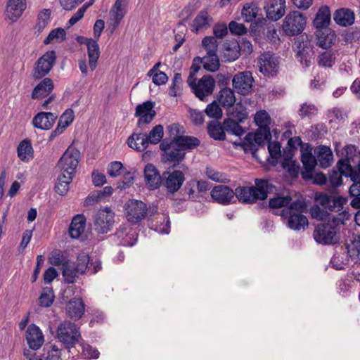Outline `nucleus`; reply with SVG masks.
Returning a JSON list of instances; mask_svg holds the SVG:
<instances>
[{
    "instance_id": "1",
    "label": "nucleus",
    "mask_w": 360,
    "mask_h": 360,
    "mask_svg": "<svg viewBox=\"0 0 360 360\" xmlns=\"http://www.w3.org/2000/svg\"><path fill=\"white\" fill-rule=\"evenodd\" d=\"M307 210L304 200H296L281 212V217L284 223L294 231L304 230L308 226V219L302 214Z\"/></svg>"
},
{
    "instance_id": "2",
    "label": "nucleus",
    "mask_w": 360,
    "mask_h": 360,
    "mask_svg": "<svg viewBox=\"0 0 360 360\" xmlns=\"http://www.w3.org/2000/svg\"><path fill=\"white\" fill-rule=\"evenodd\" d=\"M39 82L32 89L31 93V98L38 101H42L41 107L46 108L48 105L56 98V94H53L55 88L54 82L50 77H45L40 80Z\"/></svg>"
},
{
    "instance_id": "3",
    "label": "nucleus",
    "mask_w": 360,
    "mask_h": 360,
    "mask_svg": "<svg viewBox=\"0 0 360 360\" xmlns=\"http://www.w3.org/2000/svg\"><path fill=\"white\" fill-rule=\"evenodd\" d=\"M56 62V53L53 50L47 51L34 63L32 72V79L39 81L51 72Z\"/></svg>"
},
{
    "instance_id": "4",
    "label": "nucleus",
    "mask_w": 360,
    "mask_h": 360,
    "mask_svg": "<svg viewBox=\"0 0 360 360\" xmlns=\"http://www.w3.org/2000/svg\"><path fill=\"white\" fill-rule=\"evenodd\" d=\"M187 83L195 96L202 101L211 96L215 88V79L210 75H204L198 79L188 78Z\"/></svg>"
},
{
    "instance_id": "5",
    "label": "nucleus",
    "mask_w": 360,
    "mask_h": 360,
    "mask_svg": "<svg viewBox=\"0 0 360 360\" xmlns=\"http://www.w3.org/2000/svg\"><path fill=\"white\" fill-rule=\"evenodd\" d=\"M104 28L105 22L103 20L98 19L96 20L94 25V34L96 39H87L86 40L89 65L92 71L96 68L98 60L100 57V49L97 40L100 38Z\"/></svg>"
},
{
    "instance_id": "6",
    "label": "nucleus",
    "mask_w": 360,
    "mask_h": 360,
    "mask_svg": "<svg viewBox=\"0 0 360 360\" xmlns=\"http://www.w3.org/2000/svg\"><path fill=\"white\" fill-rule=\"evenodd\" d=\"M307 24L305 16L298 11H290L284 18L281 28L287 36H297L302 32Z\"/></svg>"
},
{
    "instance_id": "7",
    "label": "nucleus",
    "mask_w": 360,
    "mask_h": 360,
    "mask_svg": "<svg viewBox=\"0 0 360 360\" xmlns=\"http://www.w3.org/2000/svg\"><path fill=\"white\" fill-rule=\"evenodd\" d=\"M356 147L348 145L345 147V158L340 159L336 164V168L340 169L346 177H349L351 181L360 180V160L356 167H352L349 159L352 155L356 152Z\"/></svg>"
},
{
    "instance_id": "8",
    "label": "nucleus",
    "mask_w": 360,
    "mask_h": 360,
    "mask_svg": "<svg viewBox=\"0 0 360 360\" xmlns=\"http://www.w3.org/2000/svg\"><path fill=\"white\" fill-rule=\"evenodd\" d=\"M160 148L162 151V160L164 162L172 164V168L179 166L185 159V152L176 143H169L167 139L162 141Z\"/></svg>"
},
{
    "instance_id": "9",
    "label": "nucleus",
    "mask_w": 360,
    "mask_h": 360,
    "mask_svg": "<svg viewBox=\"0 0 360 360\" xmlns=\"http://www.w3.org/2000/svg\"><path fill=\"white\" fill-rule=\"evenodd\" d=\"M79 152L69 147L59 160L56 168L59 173L73 176L79 163Z\"/></svg>"
},
{
    "instance_id": "10",
    "label": "nucleus",
    "mask_w": 360,
    "mask_h": 360,
    "mask_svg": "<svg viewBox=\"0 0 360 360\" xmlns=\"http://www.w3.org/2000/svg\"><path fill=\"white\" fill-rule=\"evenodd\" d=\"M124 212L127 221L136 224L146 217L148 207L141 200H129L124 205Z\"/></svg>"
},
{
    "instance_id": "11",
    "label": "nucleus",
    "mask_w": 360,
    "mask_h": 360,
    "mask_svg": "<svg viewBox=\"0 0 360 360\" xmlns=\"http://www.w3.org/2000/svg\"><path fill=\"white\" fill-rule=\"evenodd\" d=\"M314 238L319 244H335L338 240L336 227L332 222L319 224L314 232Z\"/></svg>"
},
{
    "instance_id": "12",
    "label": "nucleus",
    "mask_w": 360,
    "mask_h": 360,
    "mask_svg": "<svg viewBox=\"0 0 360 360\" xmlns=\"http://www.w3.org/2000/svg\"><path fill=\"white\" fill-rule=\"evenodd\" d=\"M184 181V174L180 170H171L169 167L167 171L162 173V183L169 193L177 192Z\"/></svg>"
},
{
    "instance_id": "13",
    "label": "nucleus",
    "mask_w": 360,
    "mask_h": 360,
    "mask_svg": "<svg viewBox=\"0 0 360 360\" xmlns=\"http://www.w3.org/2000/svg\"><path fill=\"white\" fill-rule=\"evenodd\" d=\"M254 79L249 71L236 74L232 79V86L239 94L245 96L252 90Z\"/></svg>"
},
{
    "instance_id": "14",
    "label": "nucleus",
    "mask_w": 360,
    "mask_h": 360,
    "mask_svg": "<svg viewBox=\"0 0 360 360\" xmlns=\"http://www.w3.org/2000/svg\"><path fill=\"white\" fill-rule=\"evenodd\" d=\"M295 44L297 56L300 63L305 67H309L313 53L311 40L307 35H302L296 39Z\"/></svg>"
},
{
    "instance_id": "15",
    "label": "nucleus",
    "mask_w": 360,
    "mask_h": 360,
    "mask_svg": "<svg viewBox=\"0 0 360 360\" xmlns=\"http://www.w3.org/2000/svg\"><path fill=\"white\" fill-rule=\"evenodd\" d=\"M114 215L109 208L99 210L94 216L95 230L101 234L110 231L114 223Z\"/></svg>"
},
{
    "instance_id": "16",
    "label": "nucleus",
    "mask_w": 360,
    "mask_h": 360,
    "mask_svg": "<svg viewBox=\"0 0 360 360\" xmlns=\"http://www.w3.org/2000/svg\"><path fill=\"white\" fill-rule=\"evenodd\" d=\"M259 72L264 76L275 75L278 71V60L274 54L265 52L258 58Z\"/></svg>"
},
{
    "instance_id": "17",
    "label": "nucleus",
    "mask_w": 360,
    "mask_h": 360,
    "mask_svg": "<svg viewBox=\"0 0 360 360\" xmlns=\"http://www.w3.org/2000/svg\"><path fill=\"white\" fill-rule=\"evenodd\" d=\"M315 200L317 205H321L324 209H328L330 212H338L346 204L347 198L338 196L331 198L324 193H317L315 195Z\"/></svg>"
},
{
    "instance_id": "18",
    "label": "nucleus",
    "mask_w": 360,
    "mask_h": 360,
    "mask_svg": "<svg viewBox=\"0 0 360 360\" xmlns=\"http://www.w3.org/2000/svg\"><path fill=\"white\" fill-rule=\"evenodd\" d=\"M270 139L257 131L248 133L243 140V149L245 153H250L257 158L256 153L258 146L263 145L265 141Z\"/></svg>"
},
{
    "instance_id": "19",
    "label": "nucleus",
    "mask_w": 360,
    "mask_h": 360,
    "mask_svg": "<svg viewBox=\"0 0 360 360\" xmlns=\"http://www.w3.org/2000/svg\"><path fill=\"white\" fill-rule=\"evenodd\" d=\"M264 9L267 19L273 21L280 20L285 13V0H266Z\"/></svg>"
},
{
    "instance_id": "20",
    "label": "nucleus",
    "mask_w": 360,
    "mask_h": 360,
    "mask_svg": "<svg viewBox=\"0 0 360 360\" xmlns=\"http://www.w3.org/2000/svg\"><path fill=\"white\" fill-rule=\"evenodd\" d=\"M27 8L26 0H8L5 15L11 23L16 22Z\"/></svg>"
},
{
    "instance_id": "21",
    "label": "nucleus",
    "mask_w": 360,
    "mask_h": 360,
    "mask_svg": "<svg viewBox=\"0 0 360 360\" xmlns=\"http://www.w3.org/2000/svg\"><path fill=\"white\" fill-rule=\"evenodd\" d=\"M156 115L154 103L148 101L139 104L136 108L135 115L139 117L138 125L147 124L152 122Z\"/></svg>"
},
{
    "instance_id": "22",
    "label": "nucleus",
    "mask_w": 360,
    "mask_h": 360,
    "mask_svg": "<svg viewBox=\"0 0 360 360\" xmlns=\"http://www.w3.org/2000/svg\"><path fill=\"white\" fill-rule=\"evenodd\" d=\"M254 122L258 127L257 132L262 134L268 139H271V118L265 110L257 111L254 116Z\"/></svg>"
},
{
    "instance_id": "23",
    "label": "nucleus",
    "mask_w": 360,
    "mask_h": 360,
    "mask_svg": "<svg viewBox=\"0 0 360 360\" xmlns=\"http://www.w3.org/2000/svg\"><path fill=\"white\" fill-rule=\"evenodd\" d=\"M315 37L316 45L323 49H330L338 41L335 32L329 28L316 30Z\"/></svg>"
},
{
    "instance_id": "24",
    "label": "nucleus",
    "mask_w": 360,
    "mask_h": 360,
    "mask_svg": "<svg viewBox=\"0 0 360 360\" xmlns=\"http://www.w3.org/2000/svg\"><path fill=\"white\" fill-rule=\"evenodd\" d=\"M210 195L214 201L221 204H230L234 198V191L227 186H215L211 191Z\"/></svg>"
},
{
    "instance_id": "25",
    "label": "nucleus",
    "mask_w": 360,
    "mask_h": 360,
    "mask_svg": "<svg viewBox=\"0 0 360 360\" xmlns=\"http://www.w3.org/2000/svg\"><path fill=\"white\" fill-rule=\"evenodd\" d=\"M301 160L303 165V170L301 173L302 178L304 179H313L317 161L311 153V149L302 152Z\"/></svg>"
},
{
    "instance_id": "26",
    "label": "nucleus",
    "mask_w": 360,
    "mask_h": 360,
    "mask_svg": "<svg viewBox=\"0 0 360 360\" xmlns=\"http://www.w3.org/2000/svg\"><path fill=\"white\" fill-rule=\"evenodd\" d=\"M58 116L51 112H39L32 119L33 126L41 130H49L56 122Z\"/></svg>"
},
{
    "instance_id": "27",
    "label": "nucleus",
    "mask_w": 360,
    "mask_h": 360,
    "mask_svg": "<svg viewBox=\"0 0 360 360\" xmlns=\"http://www.w3.org/2000/svg\"><path fill=\"white\" fill-rule=\"evenodd\" d=\"M221 56L224 62H233L237 60L240 56L239 43L235 39L226 40L223 44Z\"/></svg>"
},
{
    "instance_id": "28",
    "label": "nucleus",
    "mask_w": 360,
    "mask_h": 360,
    "mask_svg": "<svg viewBox=\"0 0 360 360\" xmlns=\"http://www.w3.org/2000/svg\"><path fill=\"white\" fill-rule=\"evenodd\" d=\"M144 179L150 189L155 190L161 186L162 175L160 176L157 168L153 165L148 164L144 169Z\"/></svg>"
},
{
    "instance_id": "29",
    "label": "nucleus",
    "mask_w": 360,
    "mask_h": 360,
    "mask_svg": "<svg viewBox=\"0 0 360 360\" xmlns=\"http://www.w3.org/2000/svg\"><path fill=\"white\" fill-rule=\"evenodd\" d=\"M75 119L74 111L71 108L67 109L60 117L57 127L51 133L49 141H52L55 137L60 135L70 125Z\"/></svg>"
},
{
    "instance_id": "30",
    "label": "nucleus",
    "mask_w": 360,
    "mask_h": 360,
    "mask_svg": "<svg viewBox=\"0 0 360 360\" xmlns=\"http://www.w3.org/2000/svg\"><path fill=\"white\" fill-rule=\"evenodd\" d=\"M314 156L323 168L329 167L333 160V154L329 146L319 145L314 149Z\"/></svg>"
},
{
    "instance_id": "31",
    "label": "nucleus",
    "mask_w": 360,
    "mask_h": 360,
    "mask_svg": "<svg viewBox=\"0 0 360 360\" xmlns=\"http://www.w3.org/2000/svg\"><path fill=\"white\" fill-rule=\"evenodd\" d=\"M86 218L84 214H79L75 215L71 221L69 227L70 236L73 239L81 238L85 232Z\"/></svg>"
},
{
    "instance_id": "32",
    "label": "nucleus",
    "mask_w": 360,
    "mask_h": 360,
    "mask_svg": "<svg viewBox=\"0 0 360 360\" xmlns=\"http://www.w3.org/2000/svg\"><path fill=\"white\" fill-rule=\"evenodd\" d=\"M330 10L328 6L324 5L321 6L312 21L313 26L316 30L321 29H326L330 22Z\"/></svg>"
},
{
    "instance_id": "33",
    "label": "nucleus",
    "mask_w": 360,
    "mask_h": 360,
    "mask_svg": "<svg viewBox=\"0 0 360 360\" xmlns=\"http://www.w3.org/2000/svg\"><path fill=\"white\" fill-rule=\"evenodd\" d=\"M333 20L341 27H349L354 23L355 14L351 9L342 8L335 11Z\"/></svg>"
},
{
    "instance_id": "34",
    "label": "nucleus",
    "mask_w": 360,
    "mask_h": 360,
    "mask_svg": "<svg viewBox=\"0 0 360 360\" xmlns=\"http://www.w3.org/2000/svg\"><path fill=\"white\" fill-rule=\"evenodd\" d=\"M65 311L71 319H79L84 313V304L79 297H75L67 304Z\"/></svg>"
},
{
    "instance_id": "35",
    "label": "nucleus",
    "mask_w": 360,
    "mask_h": 360,
    "mask_svg": "<svg viewBox=\"0 0 360 360\" xmlns=\"http://www.w3.org/2000/svg\"><path fill=\"white\" fill-rule=\"evenodd\" d=\"M58 338H79V328L74 323L64 321L57 328Z\"/></svg>"
},
{
    "instance_id": "36",
    "label": "nucleus",
    "mask_w": 360,
    "mask_h": 360,
    "mask_svg": "<svg viewBox=\"0 0 360 360\" xmlns=\"http://www.w3.org/2000/svg\"><path fill=\"white\" fill-rule=\"evenodd\" d=\"M254 188L256 200H265L268 194L273 191L274 186L268 180L256 179Z\"/></svg>"
},
{
    "instance_id": "37",
    "label": "nucleus",
    "mask_w": 360,
    "mask_h": 360,
    "mask_svg": "<svg viewBox=\"0 0 360 360\" xmlns=\"http://www.w3.org/2000/svg\"><path fill=\"white\" fill-rule=\"evenodd\" d=\"M164 135L163 127L161 124L155 126L149 132L148 134L145 136H139L141 141L143 145H141L143 149L146 146H148L149 143L157 144L162 139Z\"/></svg>"
},
{
    "instance_id": "38",
    "label": "nucleus",
    "mask_w": 360,
    "mask_h": 360,
    "mask_svg": "<svg viewBox=\"0 0 360 360\" xmlns=\"http://www.w3.org/2000/svg\"><path fill=\"white\" fill-rule=\"evenodd\" d=\"M234 193L237 199L243 203L252 204L257 201L252 186L238 187L236 188Z\"/></svg>"
},
{
    "instance_id": "39",
    "label": "nucleus",
    "mask_w": 360,
    "mask_h": 360,
    "mask_svg": "<svg viewBox=\"0 0 360 360\" xmlns=\"http://www.w3.org/2000/svg\"><path fill=\"white\" fill-rule=\"evenodd\" d=\"M127 6V0H116L112 6L110 13L112 15L115 28L120 25V22L123 19Z\"/></svg>"
},
{
    "instance_id": "40",
    "label": "nucleus",
    "mask_w": 360,
    "mask_h": 360,
    "mask_svg": "<svg viewBox=\"0 0 360 360\" xmlns=\"http://www.w3.org/2000/svg\"><path fill=\"white\" fill-rule=\"evenodd\" d=\"M217 100L223 107H231L236 101L233 89L229 87L221 89L217 94Z\"/></svg>"
},
{
    "instance_id": "41",
    "label": "nucleus",
    "mask_w": 360,
    "mask_h": 360,
    "mask_svg": "<svg viewBox=\"0 0 360 360\" xmlns=\"http://www.w3.org/2000/svg\"><path fill=\"white\" fill-rule=\"evenodd\" d=\"M282 167L287 170L292 177H297L300 172L299 163L292 159V154L289 152L282 160Z\"/></svg>"
},
{
    "instance_id": "42",
    "label": "nucleus",
    "mask_w": 360,
    "mask_h": 360,
    "mask_svg": "<svg viewBox=\"0 0 360 360\" xmlns=\"http://www.w3.org/2000/svg\"><path fill=\"white\" fill-rule=\"evenodd\" d=\"M18 156L23 162H27L33 157L34 150L28 139L22 141L17 148Z\"/></svg>"
},
{
    "instance_id": "43",
    "label": "nucleus",
    "mask_w": 360,
    "mask_h": 360,
    "mask_svg": "<svg viewBox=\"0 0 360 360\" xmlns=\"http://www.w3.org/2000/svg\"><path fill=\"white\" fill-rule=\"evenodd\" d=\"M200 58L202 66L207 71L214 72L219 70L220 62L217 53L206 54Z\"/></svg>"
},
{
    "instance_id": "44",
    "label": "nucleus",
    "mask_w": 360,
    "mask_h": 360,
    "mask_svg": "<svg viewBox=\"0 0 360 360\" xmlns=\"http://www.w3.org/2000/svg\"><path fill=\"white\" fill-rule=\"evenodd\" d=\"M259 11L257 4L251 2L243 6L241 15L245 22H252L257 19Z\"/></svg>"
},
{
    "instance_id": "45",
    "label": "nucleus",
    "mask_w": 360,
    "mask_h": 360,
    "mask_svg": "<svg viewBox=\"0 0 360 360\" xmlns=\"http://www.w3.org/2000/svg\"><path fill=\"white\" fill-rule=\"evenodd\" d=\"M50 9H43L38 15L37 22L34 27V33L39 36L49 24L51 18Z\"/></svg>"
},
{
    "instance_id": "46",
    "label": "nucleus",
    "mask_w": 360,
    "mask_h": 360,
    "mask_svg": "<svg viewBox=\"0 0 360 360\" xmlns=\"http://www.w3.org/2000/svg\"><path fill=\"white\" fill-rule=\"evenodd\" d=\"M207 131L209 135L215 140L222 141L226 139V130L224 124L218 122H210L207 124Z\"/></svg>"
},
{
    "instance_id": "47",
    "label": "nucleus",
    "mask_w": 360,
    "mask_h": 360,
    "mask_svg": "<svg viewBox=\"0 0 360 360\" xmlns=\"http://www.w3.org/2000/svg\"><path fill=\"white\" fill-rule=\"evenodd\" d=\"M240 122L232 118H226L223 121L226 131L236 136H241L245 134L244 129L239 124Z\"/></svg>"
},
{
    "instance_id": "48",
    "label": "nucleus",
    "mask_w": 360,
    "mask_h": 360,
    "mask_svg": "<svg viewBox=\"0 0 360 360\" xmlns=\"http://www.w3.org/2000/svg\"><path fill=\"white\" fill-rule=\"evenodd\" d=\"M176 144L184 151L198 147L200 144V141L197 137L183 134L180 139H177Z\"/></svg>"
},
{
    "instance_id": "49",
    "label": "nucleus",
    "mask_w": 360,
    "mask_h": 360,
    "mask_svg": "<svg viewBox=\"0 0 360 360\" xmlns=\"http://www.w3.org/2000/svg\"><path fill=\"white\" fill-rule=\"evenodd\" d=\"M73 176L60 173L58 176V182L55 190L60 195H65L69 191V185L72 181Z\"/></svg>"
},
{
    "instance_id": "50",
    "label": "nucleus",
    "mask_w": 360,
    "mask_h": 360,
    "mask_svg": "<svg viewBox=\"0 0 360 360\" xmlns=\"http://www.w3.org/2000/svg\"><path fill=\"white\" fill-rule=\"evenodd\" d=\"M292 202V198L290 195L277 194L274 198L269 199V206L272 209H279L287 205L290 206Z\"/></svg>"
},
{
    "instance_id": "51",
    "label": "nucleus",
    "mask_w": 360,
    "mask_h": 360,
    "mask_svg": "<svg viewBox=\"0 0 360 360\" xmlns=\"http://www.w3.org/2000/svg\"><path fill=\"white\" fill-rule=\"evenodd\" d=\"M62 274L65 283H73L81 274L76 271L75 266L68 262L62 266Z\"/></svg>"
},
{
    "instance_id": "52",
    "label": "nucleus",
    "mask_w": 360,
    "mask_h": 360,
    "mask_svg": "<svg viewBox=\"0 0 360 360\" xmlns=\"http://www.w3.org/2000/svg\"><path fill=\"white\" fill-rule=\"evenodd\" d=\"M55 300V295L51 288L46 287L41 290L39 297V304L42 307H51Z\"/></svg>"
},
{
    "instance_id": "53",
    "label": "nucleus",
    "mask_w": 360,
    "mask_h": 360,
    "mask_svg": "<svg viewBox=\"0 0 360 360\" xmlns=\"http://www.w3.org/2000/svg\"><path fill=\"white\" fill-rule=\"evenodd\" d=\"M328 209L321 208L318 205H314L310 209V214L312 218L319 221H327L331 222L332 216Z\"/></svg>"
},
{
    "instance_id": "54",
    "label": "nucleus",
    "mask_w": 360,
    "mask_h": 360,
    "mask_svg": "<svg viewBox=\"0 0 360 360\" xmlns=\"http://www.w3.org/2000/svg\"><path fill=\"white\" fill-rule=\"evenodd\" d=\"M268 150L269 157L267 160L271 164L275 165L281 155L280 143L278 141H270L268 144Z\"/></svg>"
},
{
    "instance_id": "55",
    "label": "nucleus",
    "mask_w": 360,
    "mask_h": 360,
    "mask_svg": "<svg viewBox=\"0 0 360 360\" xmlns=\"http://www.w3.org/2000/svg\"><path fill=\"white\" fill-rule=\"evenodd\" d=\"M153 225L155 231L161 234H169L170 229V221L167 216L161 214Z\"/></svg>"
},
{
    "instance_id": "56",
    "label": "nucleus",
    "mask_w": 360,
    "mask_h": 360,
    "mask_svg": "<svg viewBox=\"0 0 360 360\" xmlns=\"http://www.w3.org/2000/svg\"><path fill=\"white\" fill-rule=\"evenodd\" d=\"M335 61L334 53L331 51L322 52L318 57V65L322 68H331Z\"/></svg>"
},
{
    "instance_id": "57",
    "label": "nucleus",
    "mask_w": 360,
    "mask_h": 360,
    "mask_svg": "<svg viewBox=\"0 0 360 360\" xmlns=\"http://www.w3.org/2000/svg\"><path fill=\"white\" fill-rule=\"evenodd\" d=\"M169 139L167 140L169 143H177V139H180L181 136L184 134V130L183 127H181L179 124H172L169 125L167 127Z\"/></svg>"
},
{
    "instance_id": "58",
    "label": "nucleus",
    "mask_w": 360,
    "mask_h": 360,
    "mask_svg": "<svg viewBox=\"0 0 360 360\" xmlns=\"http://www.w3.org/2000/svg\"><path fill=\"white\" fill-rule=\"evenodd\" d=\"M66 39L65 30L63 28H56L53 30L44 39V44L47 45L53 41L62 42Z\"/></svg>"
},
{
    "instance_id": "59",
    "label": "nucleus",
    "mask_w": 360,
    "mask_h": 360,
    "mask_svg": "<svg viewBox=\"0 0 360 360\" xmlns=\"http://www.w3.org/2000/svg\"><path fill=\"white\" fill-rule=\"evenodd\" d=\"M202 46L206 51V54L217 53L218 41L214 37L207 36L202 40Z\"/></svg>"
},
{
    "instance_id": "60",
    "label": "nucleus",
    "mask_w": 360,
    "mask_h": 360,
    "mask_svg": "<svg viewBox=\"0 0 360 360\" xmlns=\"http://www.w3.org/2000/svg\"><path fill=\"white\" fill-rule=\"evenodd\" d=\"M89 263V255L83 252L78 255L76 262L72 264L76 268V271L83 274L86 271Z\"/></svg>"
},
{
    "instance_id": "61",
    "label": "nucleus",
    "mask_w": 360,
    "mask_h": 360,
    "mask_svg": "<svg viewBox=\"0 0 360 360\" xmlns=\"http://www.w3.org/2000/svg\"><path fill=\"white\" fill-rule=\"evenodd\" d=\"M205 112L207 116L214 119H220L223 115L221 108L215 101L207 105Z\"/></svg>"
},
{
    "instance_id": "62",
    "label": "nucleus",
    "mask_w": 360,
    "mask_h": 360,
    "mask_svg": "<svg viewBox=\"0 0 360 360\" xmlns=\"http://www.w3.org/2000/svg\"><path fill=\"white\" fill-rule=\"evenodd\" d=\"M208 18L207 13H200L194 19L193 23V30L198 32L200 30L208 25Z\"/></svg>"
},
{
    "instance_id": "63",
    "label": "nucleus",
    "mask_w": 360,
    "mask_h": 360,
    "mask_svg": "<svg viewBox=\"0 0 360 360\" xmlns=\"http://www.w3.org/2000/svg\"><path fill=\"white\" fill-rule=\"evenodd\" d=\"M317 112L316 107L312 103H304L300 110L299 115L301 117H311Z\"/></svg>"
},
{
    "instance_id": "64",
    "label": "nucleus",
    "mask_w": 360,
    "mask_h": 360,
    "mask_svg": "<svg viewBox=\"0 0 360 360\" xmlns=\"http://www.w3.org/2000/svg\"><path fill=\"white\" fill-rule=\"evenodd\" d=\"M231 115L232 119L240 122H243L248 118V112L246 111V108L240 103H238L237 105L233 108Z\"/></svg>"
}]
</instances>
